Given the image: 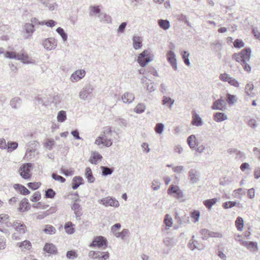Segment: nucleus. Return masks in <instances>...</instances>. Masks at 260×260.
Returning <instances> with one entry per match:
<instances>
[{
    "instance_id": "23",
    "label": "nucleus",
    "mask_w": 260,
    "mask_h": 260,
    "mask_svg": "<svg viewBox=\"0 0 260 260\" xmlns=\"http://www.w3.org/2000/svg\"><path fill=\"white\" fill-rule=\"evenodd\" d=\"M245 246L251 252L256 253L258 251L257 243L253 241H245Z\"/></svg>"
},
{
    "instance_id": "61",
    "label": "nucleus",
    "mask_w": 260,
    "mask_h": 260,
    "mask_svg": "<svg viewBox=\"0 0 260 260\" xmlns=\"http://www.w3.org/2000/svg\"><path fill=\"white\" fill-rule=\"evenodd\" d=\"M236 203L233 201H229L224 203L222 205V207L224 209H228L232 208L236 205Z\"/></svg>"
},
{
    "instance_id": "33",
    "label": "nucleus",
    "mask_w": 260,
    "mask_h": 260,
    "mask_svg": "<svg viewBox=\"0 0 260 260\" xmlns=\"http://www.w3.org/2000/svg\"><path fill=\"white\" fill-rule=\"evenodd\" d=\"M17 245L21 249L22 251L29 250L31 248V244L28 240H24L22 242L18 243Z\"/></svg>"
},
{
    "instance_id": "11",
    "label": "nucleus",
    "mask_w": 260,
    "mask_h": 260,
    "mask_svg": "<svg viewBox=\"0 0 260 260\" xmlns=\"http://www.w3.org/2000/svg\"><path fill=\"white\" fill-rule=\"evenodd\" d=\"M88 256L90 258L93 259H108L109 257V253L108 252H99L91 250L89 251Z\"/></svg>"
},
{
    "instance_id": "15",
    "label": "nucleus",
    "mask_w": 260,
    "mask_h": 260,
    "mask_svg": "<svg viewBox=\"0 0 260 260\" xmlns=\"http://www.w3.org/2000/svg\"><path fill=\"white\" fill-rule=\"evenodd\" d=\"M85 74L86 72L84 70H78L71 75L70 79L73 82L78 81L82 79Z\"/></svg>"
},
{
    "instance_id": "2",
    "label": "nucleus",
    "mask_w": 260,
    "mask_h": 260,
    "mask_svg": "<svg viewBox=\"0 0 260 260\" xmlns=\"http://www.w3.org/2000/svg\"><path fill=\"white\" fill-rule=\"evenodd\" d=\"M5 56L6 58L20 60L24 63L28 64L31 62L29 60L28 55L24 51H22L20 53L7 51L5 54Z\"/></svg>"
},
{
    "instance_id": "21",
    "label": "nucleus",
    "mask_w": 260,
    "mask_h": 260,
    "mask_svg": "<svg viewBox=\"0 0 260 260\" xmlns=\"http://www.w3.org/2000/svg\"><path fill=\"white\" fill-rule=\"evenodd\" d=\"M84 184V180L82 177L75 176L73 178L72 183V187L73 189H76L80 185Z\"/></svg>"
},
{
    "instance_id": "29",
    "label": "nucleus",
    "mask_w": 260,
    "mask_h": 260,
    "mask_svg": "<svg viewBox=\"0 0 260 260\" xmlns=\"http://www.w3.org/2000/svg\"><path fill=\"white\" fill-rule=\"evenodd\" d=\"M102 158V156L96 152L92 153L91 156L89 158V161L92 164L96 165L99 160H101Z\"/></svg>"
},
{
    "instance_id": "9",
    "label": "nucleus",
    "mask_w": 260,
    "mask_h": 260,
    "mask_svg": "<svg viewBox=\"0 0 260 260\" xmlns=\"http://www.w3.org/2000/svg\"><path fill=\"white\" fill-rule=\"evenodd\" d=\"M98 202L106 207L111 206L117 207L119 206L118 201L115 198H113L111 197H108L100 199L98 201Z\"/></svg>"
},
{
    "instance_id": "25",
    "label": "nucleus",
    "mask_w": 260,
    "mask_h": 260,
    "mask_svg": "<svg viewBox=\"0 0 260 260\" xmlns=\"http://www.w3.org/2000/svg\"><path fill=\"white\" fill-rule=\"evenodd\" d=\"M163 243L166 247L171 249L176 244L177 241L174 238L166 237L163 240Z\"/></svg>"
},
{
    "instance_id": "32",
    "label": "nucleus",
    "mask_w": 260,
    "mask_h": 260,
    "mask_svg": "<svg viewBox=\"0 0 260 260\" xmlns=\"http://www.w3.org/2000/svg\"><path fill=\"white\" fill-rule=\"evenodd\" d=\"M98 17L101 21H104L108 23H110L112 22L111 16L105 13L101 12L98 15Z\"/></svg>"
},
{
    "instance_id": "26",
    "label": "nucleus",
    "mask_w": 260,
    "mask_h": 260,
    "mask_svg": "<svg viewBox=\"0 0 260 260\" xmlns=\"http://www.w3.org/2000/svg\"><path fill=\"white\" fill-rule=\"evenodd\" d=\"M37 143L35 141L30 142L26 145V156H28L29 152H35L37 149Z\"/></svg>"
},
{
    "instance_id": "60",
    "label": "nucleus",
    "mask_w": 260,
    "mask_h": 260,
    "mask_svg": "<svg viewBox=\"0 0 260 260\" xmlns=\"http://www.w3.org/2000/svg\"><path fill=\"white\" fill-rule=\"evenodd\" d=\"M201 233L202 235V238L204 240H206L209 237L210 231L203 229L201 230Z\"/></svg>"
},
{
    "instance_id": "47",
    "label": "nucleus",
    "mask_w": 260,
    "mask_h": 260,
    "mask_svg": "<svg viewBox=\"0 0 260 260\" xmlns=\"http://www.w3.org/2000/svg\"><path fill=\"white\" fill-rule=\"evenodd\" d=\"M89 10H90V16L99 14L101 13L99 6H91L89 7Z\"/></svg>"
},
{
    "instance_id": "14",
    "label": "nucleus",
    "mask_w": 260,
    "mask_h": 260,
    "mask_svg": "<svg viewBox=\"0 0 260 260\" xmlns=\"http://www.w3.org/2000/svg\"><path fill=\"white\" fill-rule=\"evenodd\" d=\"M167 58L168 62L170 63L172 68L175 70H177V66L176 55L173 50H170L167 52Z\"/></svg>"
},
{
    "instance_id": "43",
    "label": "nucleus",
    "mask_w": 260,
    "mask_h": 260,
    "mask_svg": "<svg viewBox=\"0 0 260 260\" xmlns=\"http://www.w3.org/2000/svg\"><path fill=\"white\" fill-rule=\"evenodd\" d=\"M164 222L166 226L167 230L169 229V228L172 226L173 224L172 218L169 214H166L165 215Z\"/></svg>"
},
{
    "instance_id": "56",
    "label": "nucleus",
    "mask_w": 260,
    "mask_h": 260,
    "mask_svg": "<svg viewBox=\"0 0 260 260\" xmlns=\"http://www.w3.org/2000/svg\"><path fill=\"white\" fill-rule=\"evenodd\" d=\"M237 100L236 99V96L234 95H232L230 93L227 94L226 95V102L229 105L233 104L236 103Z\"/></svg>"
},
{
    "instance_id": "38",
    "label": "nucleus",
    "mask_w": 260,
    "mask_h": 260,
    "mask_svg": "<svg viewBox=\"0 0 260 260\" xmlns=\"http://www.w3.org/2000/svg\"><path fill=\"white\" fill-rule=\"evenodd\" d=\"M43 231L46 234H49V235H53L56 233V230L52 225H50V224H47V225H45V228L43 229Z\"/></svg>"
},
{
    "instance_id": "27",
    "label": "nucleus",
    "mask_w": 260,
    "mask_h": 260,
    "mask_svg": "<svg viewBox=\"0 0 260 260\" xmlns=\"http://www.w3.org/2000/svg\"><path fill=\"white\" fill-rule=\"evenodd\" d=\"M74 226L75 225L71 221L66 222L64 226L66 232L69 235L74 234L75 232Z\"/></svg>"
},
{
    "instance_id": "30",
    "label": "nucleus",
    "mask_w": 260,
    "mask_h": 260,
    "mask_svg": "<svg viewBox=\"0 0 260 260\" xmlns=\"http://www.w3.org/2000/svg\"><path fill=\"white\" fill-rule=\"evenodd\" d=\"M133 47L136 49H139L141 48L142 46L141 38L135 36L133 38Z\"/></svg>"
},
{
    "instance_id": "17",
    "label": "nucleus",
    "mask_w": 260,
    "mask_h": 260,
    "mask_svg": "<svg viewBox=\"0 0 260 260\" xmlns=\"http://www.w3.org/2000/svg\"><path fill=\"white\" fill-rule=\"evenodd\" d=\"M251 54V50L250 48H245V71L250 73L251 70V67L246 62L249 61Z\"/></svg>"
},
{
    "instance_id": "41",
    "label": "nucleus",
    "mask_w": 260,
    "mask_h": 260,
    "mask_svg": "<svg viewBox=\"0 0 260 260\" xmlns=\"http://www.w3.org/2000/svg\"><path fill=\"white\" fill-rule=\"evenodd\" d=\"M217 200L216 198H213L212 199L206 200L204 201V205L208 208L211 209L212 206L216 204Z\"/></svg>"
},
{
    "instance_id": "52",
    "label": "nucleus",
    "mask_w": 260,
    "mask_h": 260,
    "mask_svg": "<svg viewBox=\"0 0 260 260\" xmlns=\"http://www.w3.org/2000/svg\"><path fill=\"white\" fill-rule=\"evenodd\" d=\"M165 125L162 123H158L156 124L154 130L156 134L161 135L164 131Z\"/></svg>"
},
{
    "instance_id": "12",
    "label": "nucleus",
    "mask_w": 260,
    "mask_h": 260,
    "mask_svg": "<svg viewBox=\"0 0 260 260\" xmlns=\"http://www.w3.org/2000/svg\"><path fill=\"white\" fill-rule=\"evenodd\" d=\"M226 103L222 99H218L214 101L211 106L212 110H216L223 111L226 109Z\"/></svg>"
},
{
    "instance_id": "16",
    "label": "nucleus",
    "mask_w": 260,
    "mask_h": 260,
    "mask_svg": "<svg viewBox=\"0 0 260 260\" xmlns=\"http://www.w3.org/2000/svg\"><path fill=\"white\" fill-rule=\"evenodd\" d=\"M168 193L169 194L172 193L176 194V197L177 198H182L183 197V192L181 189H180L179 186L171 185L168 190Z\"/></svg>"
},
{
    "instance_id": "62",
    "label": "nucleus",
    "mask_w": 260,
    "mask_h": 260,
    "mask_svg": "<svg viewBox=\"0 0 260 260\" xmlns=\"http://www.w3.org/2000/svg\"><path fill=\"white\" fill-rule=\"evenodd\" d=\"M234 46L235 48H241L244 46V43L241 40L236 39L234 42Z\"/></svg>"
},
{
    "instance_id": "31",
    "label": "nucleus",
    "mask_w": 260,
    "mask_h": 260,
    "mask_svg": "<svg viewBox=\"0 0 260 260\" xmlns=\"http://www.w3.org/2000/svg\"><path fill=\"white\" fill-rule=\"evenodd\" d=\"M29 208V203L28 200L26 199H23L19 204V207L18 211L20 212H24L26 211Z\"/></svg>"
},
{
    "instance_id": "42",
    "label": "nucleus",
    "mask_w": 260,
    "mask_h": 260,
    "mask_svg": "<svg viewBox=\"0 0 260 260\" xmlns=\"http://www.w3.org/2000/svg\"><path fill=\"white\" fill-rule=\"evenodd\" d=\"M10 105L14 109H17L20 106L21 100L19 98H15L10 102Z\"/></svg>"
},
{
    "instance_id": "44",
    "label": "nucleus",
    "mask_w": 260,
    "mask_h": 260,
    "mask_svg": "<svg viewBox=\"0 0 260 260\" xmlns=\"http://www.w3.org/2000/svg\"><path fill=\"white\" fill-rule=\"evenodd\" d=\"M235 225L238 231H242L244 226L243 218L241 217H238L235 221Z\"/></svg>"
},
{
    "instance_id": "24",
    "label": "nucleus",
    "mask_w": 260,
    "mask_h": 260,
    "mask_svg": "<svg viewBox=\"0 0 260 260\" xmlns=\"http://www.w3.org/2000/svg\"><path fill=\"white\" fill-rule=\"evenodd\" d=\"M13 187L15 190L19 191L23 195H27L30 193V191L24 186L20 184H15Z\"/></svg>"
},
{
    "instance_id": "20",
    "label": "nucleus",
    "mask_w": 260,
    "mask_h": 260,
    "mask_svg": "<svg viewBox=\"0 0 260 260\" xmlns=\"http://www.w3.org/2000/svg\"><path fill=\"white\" fill-rule=\"evenodd\" d=\"M121 99L123 103L130 104L134 101L135 96L133 93L127 92L122 95Z\"/></svg>"
},
{
    "instance_id": "40",
    "label": "nucleus",
    "mask_w": 260,
    "mask_h": 260,
    "mask_svg": "<svg viewBox=\"0 0 260 260\" xmlns=\"http://www.w3.org/2000/svg\"><path fill=\"white\" fill-rule=\"evenodd\" d=\"M101 169L102 171V175L103 176H107L111 175L113 173L114 171V169L112 168H109L106 166H102L101 167Z\"/></svg>"
},
{
    "instance_id": "39",
    "label": "nucleus",
    "mask_w": 260,
    "mask_h": 260,
    "mask_svg": "<svg viewBox=\"0 0 260 260\" xmlns=\"http://www.w3.org/2000/svg\"><path fill=\"white\" fill-rule=\"evenodd\" d=\"M187 142L191 148H194L196 145V138L193 135L189 136L187 139Z\"/></svg>"
},
{
    "instance_id": "10",
    "label": "nucleus",
    "mask_w": 260,
    "mask_h": 260,
    "mask_svg": "<svg viewBox=\"0 0 260 260\" xmlns=\"http://www.w3.org/2000/svg\"><path fill=\"white\" fill-rule=\"evenodd\" d=\"M9 224H11V225H8V226L13 228L20 236L24 235L26 231V226L23 223L14 221L13 223L10 222Z\"/></svg>"
},
{
    "instance_id": "28",
    "label": "nucleus",
    "mask_w": 260,
    "mask_h": 260,
    "mask_svg": "<svg viewBox=\"0 0 260 260\" xmlns=\"http://www.w3.org/2000/svg\"><path fill=\"white\" fill-rule=\"evenodd\" d=\"M233 59L241 64L244 63V50L239 53H235L233 55Z\"/></svg>"
},
{
    "instance_id": "37",
    "label": "nucleus",
    "mask_w": 260,
    "mask_h": 260,
    "mask_svg": "<svg viewBox=\"0 0 260 260\" xmlns=\"http://www.w3.org/2000/svg\"><path fill=\"white\" fill-rule=\"evenodd\" d=\"M129 234L128 230L124 229L121 232L115 233L114 236L116 238H120L122 240H124L128 236Z\"/></svg>"
},
{
    "instance_id": "19",
    "label": "nucleus",
    "mask_w": 260,
    "mask_h": 260,
    "mask_svg": "<svg viewBox=\"0 0 260 260\" xmlns=\"http://www.w3.org/2000/svg\"><path fill=\"white\" fill-rule=\"evenodd\" d=\"M43 250L51 254H56L57 253L56 247L52 243H46L43 248Z\"/></svg>"
},
{
    "instance_id": "63",
    "label": "nucleus",
    "mask_w": 260,
    "mask_h": 260,
    "mask_svg": "<svg viewBox=\"0 0 260 260\" xmlns=\"http://www.w3.org/2000/svg\"><path fill=\"white\" fill-rule=\"evenodd\" d=\"M40 199H41V194L39 192H36L31 196L30 200L32 202H36L39 201Z\"/></svg>"
},
{
    "instance_id": "18",
    "label": "nucleus",
    "mask_w": 260,
    "mask_h": 260,
    "mask_svg": "<svg viewBox=\"0 0 260 260\" xmlns=\"http://www.w3.org/2000/svg\"><path fill=\"white\" fill-rule=\"evenodd\" d=\"M203 121L200 115L194 111L192 112L191 124L196 126H200L203 124Z\"/></svg>"
},
{
    "instance_id": "48",
    "label": "nucleus",
    "mask_w": 260,
    "mask_h": 260,
    "mask_svg": "<svg viewBox=\"0 0 260 260\" xmlns=\"http://www.w3.org/2000/svg\"><path fill=\"white\" fill-rule=\"evenodd\" d=\"M181 54L182 55V59L183 60L184 63L186 66H189L190 64V61L189 60V58H188L189 56V53L186 51H183L181 52Z\"/></svg>"
},
{
    "instance_id": "6",
    "label": "nucleus",
    "mask_w": 260,
    "mask_h": 260,
    "mask_svg": "<svg viewBox=\"0 0 260 260\" xmlns=\"http://www.w3.org/2000/svg\"><path fill=\"white\" fill-rule=\"evenodd\" d=\"M137 60L139 64L144 67L152 60V58L148 51L144 50L139 54Z\"/></svg>"
},
{
    "instance_id": "51",
    "label": "nucleus",
    "mask_w": 260,
    "mask_h": 260,
    "mask_svg": "<svg viewBox=\"0 0 260 260\" xmlns=\"http://www.w3.org/2000/svg\"><path fill=\"white\" fill-rule=\"evenodd\" d=\"M18 144L16 142H8L7 149L8 152H12L18 147Z\"/></svg>"
},
{
    "instance_id": "36",
    "label": "nucleus",
    "mask_w": 260,
    "mask_h": 260,
    "mask_svg": "<svg viewBox=\"0 0 260 260\" xmlns=\"http://www.w3.org/2000/svg\"><path fill=\"white\" fill-rule=\"evenodd\" d=\"M85 176L89 183H93L95 179L93 176L92 171L90 168L87 167L86 168Z\"/></svg>"
},
{
    "instance_id": "58",
    "label": "nucleus",
    "mask_w": 260,
    "mask_h": 260,
    "mask_svg": "<svg viewBox=\"0 0 260 260\" xmlns=\"http://www.w3.org/2000/svg\"><path fill=\"white\" fill-rule=\"evenodd\" d=\"M52 177L55 180L60 181L61 183H63L66 181V179L64 178L56 173H52Z\"/></svg>"
},
{
    "instance_id": "50",
    "label": "nucleus",
    "mask_w": 260,
    "mask_h": 260,
    "mask_svg": "<svg viewBox=\"0 0 260 260\" xmlns=\"http://www.w3.org/2000/svg\"><path fill=\"white\" fill-rule=\"evenodd\" d=\"M57 24V22L53 20H44L41 21V22H39V25H45L47 26L50 27H53L55 26Z\"/></svg>"
},
{
    "instance_id": "49",
    "label": "nucleus",
    "mask_w": 260,
    "mask_h": 260,
    "mask_svg": "<svg viewBox=\"0 0 260 260\" xmlns=\"http://www.w3.org/2000/svg\"><path fill=\"white\" fill-rule=\"evenodd\" d=\"M57 119L59 122H64L67 119L66 112L63 110L60 111L57 114Z\"/></svg>"
},
{
    "instance_id": "22",
    "label": "nucleus",
    "mask_w": 260,
    "mask_h": 260,
    "mask_svg": "<svg viewBox=\"0 0 260 260\" xmlns=\"http://www.w3.org/2000/svg\"><path fill=\"white\" fill-rule=\"evenodd\" d=\"M175 100L171 99L169 96L166 95L163 96L161 101V104L163 106L168 107L169 109H172L173 105L174 104Z\"/></svg>"
},
{
    "instance_id": "54",
    "label": "nucleus",
    "mask_w": 260,
    "mask_h": 260,
    "mask_svg": "<svg viewBox=\"0 0 260 260\" xmlns=\"http://www.w3.org/2000/svg\"><path fill=\"white\" fill-rule=\"evenodd\" d=\"M55 194V192L52 188H48L45 191V197L47 198L53 199Z\"/></svg>"
},
{
    "instance_id": "46",
    "label": "nucleus",
    "mask_w": 260,
    "mask_h": 260,
    "mask_svg": "<svg viewBox=\"0 0 260 260\" xmlns=\"http://www.w3.org/2000/svg\"><path fill=\"white\" fill-rule=\"evenodd\" d=\"M146 105L144 103H139L134 109L136 113L140 114L144 112L146 109Z\"/></svg>"
},
{
    "instance_id": "8",
    "label": "nucleus",
    "mask_w": 260,
    "mask_h": 260,
    "mask_svg": "<svg viewBox=\"0 0 260 260\" xmlns=\"http://www.w3.org/2000/svg\"><path fill=\"white\" fill-rule=\"evenodd\" d=\"M108 244L107 240L103 236H97L94 238L92 242L90 244L91 247H98L103 248L106 247Z\"/></svg>"
},
{
    "instance_id": "64",
    "label": "nucleus",
    "mask_w": 260,
    "mask_h": 260,
    "mask_svg": "<svg viewBox=\"0 0 260 260\" xmlns=\"http://www.w3.org/2000/svg\"><path fill=\"white\" fill-rule=\"evenodd\" d=\"M231 78V77L226 73L221 74L219 76L220 80L224 82H229Z\"/></svg>"
},
{
    "instance_id": "35",
    "label": "nucleus",
    "mask_w": 260,
    "mask_h": 260,
    "mask_svg": "<svg viewBox=\"0 0 260 260\" xmlns=\"http://www.w3.org/2000/svg\"><path fill=\"white\" fill-rule=\"evenodd\" d=\"M214 120L216 122H221L228 119L227 116L223 113L217 112L214 115Z\"/></svg>"
},
{
    "instance_id": "59",
    "label": "nucleus",
    "mask_w": 260,
    "mask_h": 260,
    "mask_svg": "<svg viewBox=\"0 0 260 260\" xmlns=\"http://www.w3.org/2000/svg\"><path fill=\"white\" fill-rule=\"evenodd\" d=\"M160 182L158 180H154L152 182L151 187L154 190H157L160 186Z\"/></svg>"
},
{
    "instance_id": "45",
    "label": "nucleus",
    "mask_w": 260,
    "mask_h": 260,
    "mask_svg": "<svg viewBox=\"0 0 260 260\" xmlns=\"http://www.w3.org/2000/svg\"><path fill=\"white\" fill-rule=\"evenodd\" d=\"M56 31L60 36L63 42H66L68 39V35L65 32L64 29L59 27L56 29Z\"/></svg>"
},
{
    "instance_id": "4",
    "label": "nucleus",
    "mask_w": 260,
    "mask_h": 260,
    "mask_svg": "<svg viewBox=\"0 0 260 260\" xmlns=\"http://www.w3.org/2000/svg\"><path fill=\"white\" fill-rule=\"evenodd\" d=\"M31 168V163L28 162L23 164L19 170L20 175L24 179H29L31 176L30 172Z\"/></svg>"
},
{
    "instance_id": "34",
    "label": "nucleus",
    "mask_w": 260,
    "mask_h": 260,
    "mask_svg": "<svg viewBox=\"0 0 260 260\" xmlns=\"http://www.w3.org/2000/svg\"><path fill=\"white\" fill-rule=\"evenodd\" d=\"M159 26L164 30H167L170 27V22L167 19H159L158 20Z\"/></svg>"
},
{
    "instance_id": "57",
    "label": "nucleus",
    "mask_w": 260,
    "mask_h": 260,
    "mask_svg": "<svg viewBox=\"0 0 260 260\" xmlns=\"http://www.w3.org/2000/svg\"><path fill=\"white\" fill-rule=\"evenodd\" d=\"M54 145V141L53 139H48L45 143L46 147L49 150H51Z\"/></svg>"
},
{
    "instance_id": "53",
    "label": "nucleus",
    "mask_w": 260,
    "mask_h": 260,
    "mask_svg": "<svg viewBox=\"0 0 260 260\" xmlns=\"http://www.w3.org/2000/svg\"><path fill=\"white\" fill-rule=\"evenodd\" d=\"M24 29L26 32L32 34L34 31V25L30 23H26L24 25Z\"/></svg>"
},
{
    "instance_id": "5",
    "label": "nucleus",
    "mask_w": 260,
    "mask_h": 260,
    "mask_svg": "<svg viewBox=\"0 0 260 260\" xmlns=\"http://www.w3.org/2000/svg\"><path fill=\"white\" fill-rule=\"evenodd\" d=\"M42 45L47 51L54 50L57 46V40L53 37L44 39L42 40Z\"/></svg>"
},
{
    "instance_id": "3",
    "label": "nucleus",
    "mask_w": 260,
    "mask_h": 260,
    "mask_svg": "<svg viewBox=\"0 0 260 260\" xmlns=\"http://www.w3.org/2000/svg\"><path fill=\"white\" fill-rule=\"evenodd\" d=\"M5 56L6 58L20 60L24 63L28 64L31 62L29 60L28 55L24 51H22L20 53L7 51L5 54Z\"/></svg>"
},
{
    "instance_id": "13",
    "label": "nucleus",
    "mask_w": 260,
    "mask_h": 260,
    "mask_svg": "<svg viewBox=\"0 0 260 260\" xmlns=\"http://www.w3.org/2000/svg\"><path fill=\"white\" fill-rule=\"evenodd\" d=\"M188 177L191 183H197L200 180V173L196 169H191L188 171Z\"/></svg>"
},
{
    "instance_id": "1",
    "label": "nucleus",
    "mask_w": 260,
    "mask_h": 260,
    "mask_svg": "<svg viewBox=\"0 0 260 260\" xmlns=\"http://www.w3.org/2000/svg\"><path fill=\"white\" fill-rule=\"evenodd\" d=\"M112 131L110 127H105L95 141V144L98 145L103 144L106 147H110L113 144Z\"/></svg>"
},
{
    "instance_id": "55",
    "label": "nucleus",
    "mask_w": 260,
    "mask_h": 260,
    "mask_svg": "<svg viewBox=\"0 0 260 260\" xmlns=\"http://www.w3.org/2000/svg\"><path fill=\"white\" fill-rule=\"evenodd\" d=\"M9 218V216L8 214H2L0 215V223H5L7 224V225H10V222H8L7 220Z\"/></svg>"
},
{
    "instance_id": "7",
    "label": "nucleus",
    "mask_w": 260,
    "mask_h": 260,
    "mask_svg": "<svg viewBox=\"0 0 260 260\" xmlns=\"http://www.w3.org/2000/svg\"><path fill=\"white\" fill-rule=\"evenodd\" d=\"M94 89L93 86L90 84H87L82 88L79 93L81 99L86 100L91 97V94Z\"/></svg>"
}]
</instances>
